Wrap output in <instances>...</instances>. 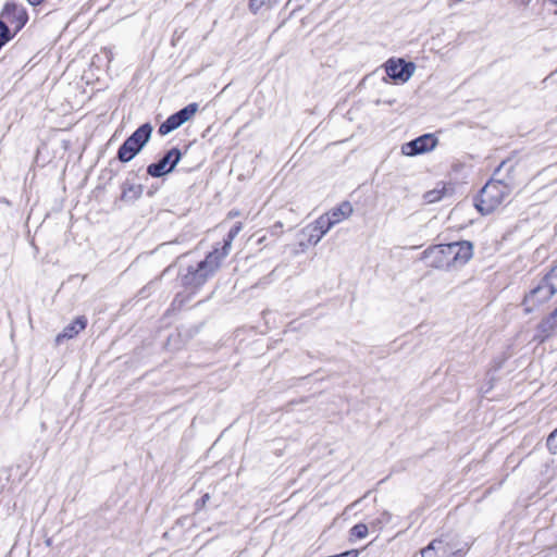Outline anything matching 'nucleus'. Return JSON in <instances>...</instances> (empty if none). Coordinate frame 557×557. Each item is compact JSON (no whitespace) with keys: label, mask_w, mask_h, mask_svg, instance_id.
Here are the masks:
<instances>
[{"label":"nucleus","mask_w":557,"mask_h":557,"mask_svg":"<svg viewBox=\"0 0 557 557\" xmlns=\"http://www.w3.org/2000/svg\"><path fill=\"white\" fill-rule=\"evenodd\" d=\"M515 164L511 159H506L495 169L492 178L480 189L473 199L475 209L482 215L494 212L509 196L513 184Z\"/></svg>","instance_id":"1"},{"label":"nucleus","mask_w":557,"mask_h":557,"mask_svg":"<svg viewBox=\"0 0 557 557\" xmlns=\"http://www.w3.org/2000/svg\"><path fill=\"white\" fill-rule=\"evenodd\" d=\"M221 263L216 252H209L203 260L195 265L180 270L177 280L185 289L196 293L216 273Z\"/></svg>","instance_id":"2"},{"label":"nucleus","mask_w":557,"mask_h":557,"mask_svg":"<svg viewBox=\"0 0 557 557\" xmlns=\"http://www.w3.org/2000/svg\"><path fill=\"white\" fill-rule=\"evenodd\" d=\"M153 126L146 122L134 131L119 147L116 160L122 163L132 161L149 143Z\"/></svg>","instance_id":"3"},{"label":"nucleus","mask_w":557,"mask_h":557,"mask_svg":"<svg viewBox=\"0 0 557 557\" xmlns=\"http://www.w3.org/2000/svg\"><path fill=\"white\" fill-rule=\"evenodd\" d=\"M468 549L467 543L459 547L448 536H445L433 540L421 550V555L422 557H463Z\"/></svg>","instance_id":"4"},{"label":"nucleus","mask_w":557,"mask_h":557,"mask_svg":"<svg viewBox=\"0 0 557 557\" xmlns=\"http://www.w3.org/2000/svg\"><path fill=\"white\" fill-rule=\"evenodd\" d=\"M182 158L183 152L181 149L178 147H172L164 151L158 161L152 162L147 166V174L153 178L166 176L174 172Z\"/></svg>","instance_id":"5"},{"label":"nucleus","mask_w":557,"mask_h":557,"mask_svg":"<svg viewBox=\"0 0 557 557\" xmlns=\"http://www.w3.org/2000/svg\"><path fill=\"white\" fill-rule=\"evenodd\" d=\"M554 295V285H547L541 278L537 285L531 288L522 300V306L524 307L525 313L533 312L536 307L548 301Z\"/></svg>","instance_id":"6"},{"label":"nucleus","mask_w":557,"mask_h":557,"mask_svg":"<svg viewBox=\"0 0 557 557\" xmlns=\"http://www.w3.org/2000/svg\"><path fill=\"white\" fill-rule=\"evenodd\" d=\"M448 247L449 243L430 246L421 253V260L431 268L450 269L453 262L450 261L451 253H448L449 250H447Z\"/></svg>","instance_id":"7"},{"label":"nucleus","mask_w":557,"mask_h":557,"mask_svg":"<svg viewBox=\"0 0 557 557\" xmlns=\"http://www.w3.org/2000/svg\"><path fill=\"white\" fill-rule=\"evenodd\" d=\"M438 144L437 137L426 133L401 145V153L407 157H416L432 151Z\"/></svg>","instance_id":"8"},{"label":"nucleus","mask_w":557,"mask_h":557,"mask_svg":"<svg viewBox=\"0 0 557 557\" xmlns=\"http://www.w3.org/2000/svg\"><path fill=\"white\" fill-rule=\"evenodd\" d=\"M0 17L13 25L14 34L20 33L28 22L27 10L24 7L11 1L4 3L0 13Z\"/></svg>","instance_id":"9"},{"label":"nucleus","mask_w":557,"mask_h":557,"mask_svg":"<svg viewBox=\"0 0 557 557\" xmlns=\"http://www.w3.org/2000/svg\"><path fill=\"white\" fill-rule=\"evenodd\" d=\"M385 72L387 76L395 81L406 83L413 75L416 65L411 61H406L401 58L399 59H389L384 64Z\"/></svg>","instance_id":"10"},{"label":"nucleus","mask_w":557,"mask_h":557,"mask_svg":"<svg viewBox=\"0 0 557 557\" xmlns=\"http://www.w3.org/2000/svg\"><path fill=\"white\" fill-rule=\"evenodd\" d=\"M447 250H449L448 253H451L453 267H461L472 258L473 244L469 240L453 242L449 243Z\"/></svg>","instance_id":"11"},{"label":"nucleus","mask_w":557,"mask_h":557,"mask_svg":"<svg viewBox=\"0 0 557 557\" xmlns=\"http://www.w3.org/2000/svg\"><path fill=\"white\" fill-rule=\"evenodd\" d=\"M557 330V307L545 318L541 320V322L536 326L537 334L535 335V339L540 343H544L547 338H549Z\"/></svg>","instance_id":"12"},{"label":"nucleus","mask_w":557,"mask_h":557,"mask_svg":"<svg viewBox=\"0 0 557 557\" xmlns=\"http://www.w3.org/2000/svg\"><path fill=\"white\" fill-rule=\"evenodd\" d=\"M87 318L85 315H78L67 324L61 333L55 336V344L60 345L64 341L72 339L79 334V332L84 331L87 326Z\"/></svg>","instance_id":"13"},{"label":"nucleus","mask_w":557,"mask_h":557,"mask_svg":"<svg viewBox=\"0 0 557 557\" xmlns=\"http://www.w3.org/2000/svg\"><path fill=\"white\" fill-rule=\"evenodd\" d=\"M243 226L240 222H236L228 231L226 237L223 238V246L221 248H214L211 252H216L220 261L228 255L234 238L239 234Z\"/></svg>","instance_id":"14"},{"label":"nucleus","mask_w":557,"mask_h":557,"mask_svg":"<svg viewBox=\"0 0 557 557\" xmlns=\"http://www.w3.org/2000/svg\"><path fill=\"white\" fill-rule=\"evenodd\" d=\"M122 193L120 199L124 202H134L143 195L144 187L140 184L131 183L126 180L121 186Z\"/></svg>","instance_id":"15"},{"label":"nucleus","mask_w":557,"mask_h":557,"mask_svg":"<svg viewBox=\"0 0 557 557\" xmlns=\"http://www.w3.org/2000/svg\"><path fill=\"white\" fill-rule=\"evenodd\" d=\"M184 123L180 120L177 114H171L164 122H162L158 128V133L160 136H166L173 131L181 127Z\"/></svg>","instance_id":"16"},{"label":"nucleus","mask_w":557,"mask_h":557,"mask_svg":"<svg viewBox=\"0 0 557 557\" xmlns=\"http://www.w3.org/2000/svg\"><path fill=\"white\" fill-rule=\"evenodd\" d=\"M352 213V206L349 201H343L339 206L329 211L326 214L337 224L343 218H347Z\"/></svg>","instance_id":"17"},{"label":"nucleus","mask_w":557,"mask_h":557,"mask_svg":"<svg viewBox=\"0 0 557 557\" xmlns=\"http://www.w3.org/2000/svg\"><path fill=\"white\" fill-rule=\"evenodd\" d=\"M335 224V221L325 213L317 219L312 226L314 232H319L324 236Z\"/></svg>","instance_id":"18"},{"label":"nucleus","mask_w":557,"mask_h":557,"mask_svg":"<svg viewBox=\"0 0 557 557\" xmlns=\"http://www.w3.org/2000/svg\"><path fill=\"white\" fill-rule=\"evenodd\" d=\"M198 108V103L191 102L182 108L181 110L176 111L175 114H177V116L183 123H186L197 113Z\"/></svg>","instance_id":"19"},{"label":"nucleus","mask_w":557,"mask_h":557,"mask_svg":"<svg viewBox=\"0 0 557 557\" xmlns=\"http://www.w3.org/2000/svg\"><path fill=\"white\" fill-rule=\"evenodd\" d=\"M14 30L12 32L8 26L7 22L0 17V50L11 41L14 36Z\"/></svg>","instance_id":"20"},{"label":"nucleus","mask_w":557,"mask_h":557,"mask_svg":"<svg viewBox=\"0 0 557 557\" xmlns=\"http://www.w3.org/2000/svg\"><path fill=\"white\" fill-rule=\"evenodd\" d=\"M302 234L307 236V244L312 246H315L323 237L319 232L313 231L312 224L307 226Z\"/></svg>","instance_id":"21"},{"label":"nucleus","mask_w":557,"mask_h":557,"mask_svg":"<svg viewBox=\"0 0 557 557\" xmlns=\"http://www.w3.org/2000/svg\"><path fill=\"white\" fill-rule=\"evenodd\" d=\"M367 534H368V525L364 523L355 524L350 529V535L356 539H363L367 536Z\"/></svg>","instance_id":"22"},{"label":"nucleus","mask_w":557,"mask_h":557,"mask_svg":"<svg viewBox=\"0 0 557 557\" xmlns=\"http://www.w3.org/2000/svg\"><path fill=\"white\" fill-rule=\"evenodd\" d=\"M546 446L552 454H557V428L547 436Z\"/></svg>","instance_id":"23"},{"label":"nucleus","mask_w":557,"mask_h":557,"mask_svg":"<svg viewBox=\"0 0 557 557\" xmlns=\"http://www.w3.org/2000/svg\"><path fill=\"white\" fill-rule=\"evenodd\" d=\"M211 496L209 493H205L195 503V511L199 512L201 511L210 500Z\"/></svg>","instance_id":"24"},{"label":"nucleus","mask_w":557,"mask_h":557,"mask_svg":"<svg viewBox=\"0 0 557 557\" xmlns=\"http://www.w3.org/2000/svg\"><path fill=\"white\" fill-rule=\"evenodd\" d=\"M263 5V0H249V9L252 13H257Z\"/></svg>","instance_id":"25"},{"label":"nucleus","mask_w":557,"mask_h":557,"mask_svg":"<svg viewBox=\"0 0 557 557\" xmlns=\"http://www.w3.org/2000/svg\"><path fill=\"white\" fill-rule=\"evenodd\" d=\"M542 280L544 281L545 284H549V285H554V288H555V294L557 293V280H550L548 278V272L546 274H544V276L542 277Z\"/></svg>","instance_id":"26"},{"label":"nucleus","mask_w":557,"mask_h":557,"mask_svg":"<svg viewBox=\"0 0 557 557\" xmlns=\"http://www.w3.org/2000/svg\"><path fill=\"white\" fill-rule=\"evenodd\" d=\"M548 278L557 280V260L554 262L553 267L548 271Z\"/></svg>","instance_id":"27"},{"label":"nucleus","mask_w":557,"mask_h":557,"mask_svg":"<svg viewBox=\"0 0 557 557\" xmlns=\"http://www.w3.org/2000/svg\"><path fill=\"white\" fill-rule=\"evenodd\" d=\"M424 197L429 202H433L438 199V197L436 196V191L434 190L428 191Z\"/></svg>","instance_id":"28"},{"label":"nucleus","mask_w":557,"mask_h":557,"mask_svg":"<svg viewBox=\"0 0 557 557\" xmlns=\"http://www.w3.org/2000/svg\"><path fill=\"white\" fill-rule=\"evenodd\" d=\"M392 515L388 512H383L382 520H379L380 522H386L388 523L391 521Z\"/></svg>","instance_id":"29"},{"label":"nucleus","mask_w":557,"mask_h":557,"mask_svg":"<svg viewBox=\"0 0 557 557\" xmlns=\"http://www.w3.org/2000/svg\"><path fill=\"white\" fill-rule=\"evenodd\" d=\"M45 0H27V2L33 5V7H36V5H39L44 2Z\"/></svg>","instance_id":"30"}]
</instances>
